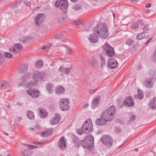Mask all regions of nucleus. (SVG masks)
Returning <instances> with one entry per match:
<instances>
[{"instance_id":"4468645a","label":"nucleus","mask_w":156,"mask_h":156,"mask_svg":"<svg viewBox=\"0 0 156 156\" xmlns=\"http://www.w3.org/2000/svg\"><path fill=\"white\" fill-rule=\"evenodd\" d=\"M30 89L27 91V94L33 98H37L39 96V90H35L31 89L32 88H29Z\"/></svg>"},{"instance_id":"4d7b16f0","label":"nucleus","mask_w":156,"mask_h":156,"mask_svg":"<svg viewBox=\"0 0 156 156\" xmlns=\"http://www.w3.org/2000/svg\"><path fill=\"white\" fill-rule=\"evenodd\" d=\"M97 90L94 89H90L89 90V92L91 94H92L94 93Z\"/></svg>"},{"instance_id":"58836bf2","label":"nucleus","mask_w":156,"mask_h":156,"mask_svg":"<svg viewBox=\"0 0 156 156\" xmlns=\"http://www.w3.org/2000/svg\"><path fill=\"white\" fill-rule=\"evenodd\" d=\"M85 130L82 129V126L81 129H77V133L80 135H82L83 133H85Z\"/></svg>"},{"instance_id":"a878e982","label":"nucleus","mask_w":156,"mask_h":156,"mask_svg":"<svg viewBox=\"0 0 156 156\" xmlns=\"http://www.w3.org/2000/svg\"><path fill=\"white\" fill-rule=\"evenodd\" d=\"M149 107L152 109H156V97H154L153 99V101L150 102Z\"/></svg>"},{"instance_id":"2eb2a0df","label":"nucleus","mask_w":156,"mask_h":156,"mask_svg":"<svg viewBox=\"0 0 156 156\" xmlns=\"http://www.w3.org/2000/svg\"><path fill=\"white\" fill-rule=\"evenodd\" d=\"M123 104L125 106H128L129 107H132L134 105L133 100L131 97H128L124 101Z\"/></svg>"},{"instance_id":"774afa93","label":"nucleus","mask_w":156,"mask_h":156,"mask_svg":"<svg viewBox=\"0 0 156 156\" xmlns=\"http://www.w3.org/2000/svg\"><path fill=\"white\" fill-rule=\"evenodd\" d=\"M152 39V38H150L148 41H147L145 43L146 44H147Z\"/></svg>"},{"instance_id":"338daca9","label":"nucleus","mask_w":156,"mask_h":156,"mask_svg":"<svg viewBox=\"0 0 156 156\" xmlns=\"http://www.w3.org/2000/svg\"><path fill=\"white\" fill-rule=\"evenodd\" d=\"M22 120V118L21 117H19L18 118V120L20 122Z\"/></svg>"},{"instance_id":"ea45409f","label":"nucleus","mask_w":156,"mask_h":156,"mask_svg":"<svg viewBox=\"0 0 156 156\" xmlns=\"http://www.w3.org/2000/svg\"><path fill=\"white\" fill-rule=\"evenodd\" d=\"M51 43H49L46 45L43 46L41 48V49L46 50L47 49H49L51 46Z\"/></svg>"},{"instance_id":"de8ad7c7","label":"nucleus","mask_w":156,"mask_h":156,"mask_svg":"<svg viewBox=\"0 0 156 156\" xmlns=\"http://www.w3.org/2000/svg\"><path fill=\"white\" fill-rule=\"evenodd\" d=\"M53 87V84L51 83H47L46 85V88H52Z\"/></svg>"},{"instance_id":"f8f14e48","label":"nucleus","mask_w":156,"mask_h":156,"mask_svg":"<svg viewBox=\"0 0 156 156\" xmlns=\"http://www.w3.org/2000/svg\"><path fill=\"white\" fill-rule=\"evenodd\" d=\"M28 65L27 63H22L19 65L18 68L19 73L23 74L26 73L28 70Z\"/></svg>"},{"instance_id":"9b49d317","label":"nucleus","mask_w":156,"mask_h":156,"mask_svg":"<svg viewBox=\"0 0 156 156\" xmlns=\"http://www.w3.org/2000/svg\"><path fill=\"white\" fill-rule=\"evenodd\" d=\"M93 34H91L89 38V40L90 42L92 43H96L98 42V35L94 30V28L93 29Z\"/></svg>"},{"instance_id":"9d476101","label":"nucleus","mask_w":156,"mask_h":156,"mask_svg":"<svg viewBox=\"0 0 156 156\" xmlns=\"http://www.w3.org/2000/svg\"><path fill=\"white\" fill-rule=\"evenodd\" d=\"M107 65L111 69H113L117 67L118 63L117 61L115 58H109L108 60Z\"/></svg>"},{"instance_id":"6e6552de","label":"nucleus","mask_w":156,"mask_h":156,"mask_svg":"<svg viewBox=\"0 0 156 156\" xmlns=\"http://www.w3.org/2000/svg\"><path fill=\"white\" fill-rule=\"evenodd\" d=\"M69 101L67 98H62L59 102L60 108L62 111L68 110L70 108Z\"/></svg>"},{"instance_id":"f03ea898","label":"nucleus","mask_w":156,"mask_h":156,"mask_svg":"<svg viewBox=\"0 0 156 156\" xmlns=\"http://www.w3.org/2000/svg\"><path fill=\"white\" fill-rule=\"evenodd\" d=\"M115 111V107L112 105L103 113L101 117L107 122H110L113 119Z\"/></svg>"},{"instance_id":"a19ab883","label":"nucleus","mask_w":156,"mask_h":156,"mask_svg":"<svg viewBox=\"0 0 156 156\" xmlns=\"http://www.w3.org/2000/svg\"><path fill=\"white\" fill-rule=\"evenodd\" d=\"M5 57L8 58H12V55L9 52H5L4 54Z\"/></svg>"},{"instance_id":"c9c22d12","label":"nucleus","mask_w":156,"mask_h":156,"mask_svg":"<svg viewBox=\"0 0 156 156\" xmlns=\"http://www.w3.org/2000/svg\"><path fill=\"white\" fill-rule=\"evenodd\" d=\"M82 6L77 4H75L72 6V8L73 10H78L82 9Z\"/></svg>"},{"instance_id":"dca6fc26","label":"nucleus","mask_w":156,"mask_h":156,"mask_svg":"<svg viewBox=\"0 0 156 156\" xmlns=\"http://www.w3.org/2000/svg\"><path fill=\"white\" fill-rule=\"evenodd\" d=\"M60 116L58 114H56L54 116L50 119V122L51 125H54L58 123L60 120Z\"/></svg>"},{"instance_id":"c756f323","label":"nucleus","mask_w":156,"mask_h":156,"mask_svg":"<svg viewBox=\"0 0 156 156\" xmlns=\"http://www.w3.org/2000/svg\"><path fill=\"white\" fill-rule=\"evenodd\" d=\"M43 62L41 59L37 60L35 63V67L37 68H40L43 66Z\"/></svg>"},{"instance_id":"72a5a7b5","label":"nucleus","mask_w":156,"mask_h":156,"mask_svg":"<svg viewBox=\"0 0 156 156\" xmlns=\"http://www.w3.org/2000/svg\"><path fill=\"white\" fill-rule=\"evenodd\" d=\"M27 116L28 118L31 120H33L34 119V116L33 112L31 111H28L27 112Z\"/></svg>"},{"instance_id":"c85d7f7f","label":"nucleus","mask_w":156,"mask_h":156,"mask_svg":"<svg viewBox=\"0 0 156 156\" xmlns=\"http://www.w3.org/2000/svg\"><path fill=\"white\" fill-rule=\"evenodd\" d=\"M22 45L20 44H15L14 47L16 53H18L22 49Z\"/></svg>"},{"instance_id":"6ab92c4d","label":"nucleus","mask_w":156,"mask_h":156,"mask_svg":"<svg viewBox=\"0 0 156 156\" xmlns=\"http://www.w3.org/2000/svg\"><path fill=\"white\" fill-rule=\"evenodd\" d=\"M38 110L39 115L41 118L43 119L47 116L48 112L43 108H39Z\"/></svg>"},{"instance_id":"052dcab7","label":"nucleus","mask_w":156,"mask_h":156,"mask_svg":"<svg viewBox=\"0 0 156 156\" xmlns=\"http://www.w3.org/2000/svg\"><path fill=\"white\" fill-rule=\"evenodd\" d=\"M9 51L11 52H15V48L14 47L13 48H10L9 49Z\"/></svg>"},{"instance_id":"cd10ccee","label":"nucleus","mask_w":156,"mask_h":156,"mask_svg":"<svg viewBox=\"0 0 156 156\" xmlns=\"http://www.w3.org/2000/svg\"><path fill=\"white\" fill-rule=\"evenodd\" d=\"M72 136L73 142L76 144V145H75V146L76 147H79V139L78 137L75 135H73Z\"/></svg>"},{"instance_id":"f3484780","label":"nucleus","mask_w":156,"mask_h":156,"mask_svg":"<svg viewBox=\"0 0 156 156\" xmlns=\"http://www.w3.org/2000/svg\"><path fill=\"white\" fill-rule=\"evenodd\" d=\"M100 100L101 98L100 97H97L93 99L92 101V105L91 106L93 109H94L95 108L98 106L99 105Z\"/></svg>"},{"instance_id":"e433bc0d","label":"nucleus","mask_w":156,"mask_h":156,"mask_svg":"<svg viewBox=\"0 0 156 156\" xmlns=\"http://www.w3.org/2000/svg\"><path fill=\"white\" fill-rule=\"evenodd\" d=\"M126 44L131 46L133 45L134 43V41L131 39L128 38L127 39L126 41Z\"/></svg>"},{"instance_id":"f257e3e1","label":"nucleus","mask_w":156,"mask_h":156,"mask_svg":"<svg viewBox=\"0 0 156 156\" xmlns=\"http://www.w3.org/2000/svg\"><path fill=\"white\" fill-rule=\"evenodd\" d=\"M94 30L98 36L103 39H106L108 37V28L106 23H104L99 24L94 28Z\"/></svg>"},{"instance_id":"7ed1b4c3","label":"nucleus","mask_w":156,"mask_h":156,"mask_svg":"<svg viewBox=\"0 0 156 156\" xmlns=\"http://www.w3.org/2000/svg\"><path fill=\"white\" fill-rule=\"evenodd\" d=\"M94 141V137L92 135L89 134L86 136L84 140H81L80 143L84 148L90 149L93 146Z\"/></svg>"},{"instance_id":"69168bd1","label":"nucleus","mask_w":156,"mask_h":156,"mask_svg":"<svg viewBox=\"0 0 156 156\" xmlns=\"http://www.w3.org/2000/svg\"><path fill=\"white\" fill-rule=\"evenodd\" d=\"M151 6V4H150V3H148L147 4L146 6H145V7H146V8H149Z\"/></svg>"},{"instance_id":"4be33fe9","label":"nucleus","mask_w":156,"mask_h":156,"mask_svg":"<svg viewBox=\"0 0 156 156\" xmlns=\"http://www.w3.org/2000/svg\"><path fill=\"white\" fill-rule=\"evenodd\" d=\"M152 80V79L150 78L149 79L146 80L144 83L145 86L147 88L153 87L154 85V83Z\"/></svg>"},{"instance_id":"412c9836","label":"nucleus","mask_w":156,"mask_h":156,"mask_svg":"<svg viewBox=\"0 0 156 156\" xmlns=\"http://www.w3.org/2000/svg\"><path fill=\"white\" fill-rule=\"evenodd\" d=\"M43 14H39L35 18L36 24L37 25H39V23H41L43 19Z\"/></svg>"},{"instance_id":"ddd939ff","label":"nucleus","mask_w":156,"mask_h":156,"mask_svg":"<svg viewBox=\"0 0 156 156\" xmlns=\"http://www.w3.org/2000/svg\"><path fill=\"white\" fill-rule=\"evenodd\" d=\"M44 73L37 71H34L33 73V78L35 81H39L43 79Z\"/></svg>"},{"instance_id":"0eeeda50","label":"nucleus","mask_w":156,"mask_h":156,"mask_svg":"<svg viewBox=\"0 0 156 156\" xmlns=\"http://www.w3.org/2000/svg\"><path fill=\"white\" fill-rule=\"evenodd\" d=\"M101 143L107 147H110L113 144V140L111 137L108 135H104L101 138Z\"/></svg>"},{"instance_id":"5701e85b","label":"nucleus","mask_w":156,"mask_h":156,"mask_svg":"<svg viewBox=\"0 0 156 156\" xmlns=\"http://www.w3.org/2000/svg\"><path fill=\"white\" fill-rule=\"evenodd\" d=\"M138 94L134 95V98L135 99L139 98L140 100L144 98V95L143 92L140 88L137 89Z\"/></svg>"},{"instance_id":"49530a36","label":"nucleus","mask_w":156,"mask_h":156,"mask_svg":"<svg viewBox=\"0 0 156 156\" xmlns=\"http://www.w3.org/2000/svg\"><path fill=\"white\" fill-rule=\"evenodd\" d=\"M31 75V73L30 72H27L25 75H24V78H28L30 77Z\"/></svg>"},{"instance_id":"8fccbe9b","label":"nucleus","mask_w":156,"mask_h":156,"mask_svg":"<svg viewBox=\"0 0 156 156\" xmlns=\"http://www.w3.org/2000/svg\"><path fill=\"white\" fill-rule=\"evenodd\" d=\"M66 48L67 54H68L72 52V50L70 48L68 47H66Z\"/></svg>"},{"instance_id":"2f4dec72","label":"nucleus","mask_w":156,"mask_h":156,"mask_svg":"<svg viewBox=\"0 0 156 156\" xmlns=\"http://www.w3.org/2000/svg\"><path fill=\"white\" fill-rule=\"evenodd\" d=\"M2 84L1 85V87H11V84L8 81L5 80H3L2 82Z\"/></svg>"},{"instance_id":"a18cd8bd","label":"nucleus","mask_w":156,"mask_h":156,"mask_svg":"<svg viewBox=\"0 0 156 156\" xmlns=\"http://www.w3.org/2000/svg\"><path fill=\"white\" fill-rule=\"evenodd\" d=\"M143 36H142L141 33L137 35L136 38L137 40H140L143 39Z\"/></svg>"},{"instance_id":"7c9ffc66","label":"nucleus","mask_w":156,"mask_h":156,"mask_svg":"<svg viewBox=\"0 0 156 156\" xmlns=\"http://www.w3.org/2000/svg\"><path fill=\"white\" fill-rule=\"evenodd\" d=\"M103 57V55L101 54H100L99 55V57L101 58V61L100 63V66L101 68H103V67L106 64L105 60Z\"/></svg>"},{"instance_id":"a211bd4d","label":"nucleus","mask_w":156,"mask_h":156,"mask_svg":"<svg viewBox=\"0 0 156 156\" xmlns=\"http://www.w3.org/2000/svg\"><path fill=\"white\" fill-rule=\"evenodd\" d=\"M66 143L65 141V138L64 137H62L59 140L58 145L59 147L61 150H64L66 147Z\"/></svg>"},{"instance_id":"1a4fd4ad","label":"nucleus","mask_w":156,"mask_h":156,"mask_svg":"<svg viewBox=\"0 0 156 156\" xmlns=\"http://www.w3.org/2000/svg\"><path fill=\"white\" fill-rule=\"evenodd\" d=\"M24 145L27 146L28 148L25 150L24 151L21 153V156H30L31 154L30 149H34L37 147V146L26 144H25Z\"/></svg>"},{"instance_id":"473e14b6","label":"nucleus","mask_w":156,"mask_h":156,"mask_svg":"<svg viewBox=\"0 0 156 156\" xmlns=\"http://www.w3.org/2000/svg\"><path fill=\"white\" fill-rule=\"evenodd\" d=\"M55 91L57 94L60 95L64 93L65 90V88H55Z\"/></svg>"},{"instance_id":"4c0bfd02","label":"nucleus","mask_w":156,"mask_h":156,"mask_svg":"<svg viewBox=\"0 0 156 156\" xmlns=\"http://www.w3.org/2000/svg\"><path fill=\"white\" fill-rule=\"evenodd\" d=\"M58 21L60 23L63 22L65 20V17L62 15H59L58 16Z\"/></svg>"},{"instance_id":"bf43d9fd","label":"nucleus","mask_w":156,"mask_h":156,"mask_svg":"<svg viewBox=\"0 0 156 156\" xmlns=\"http://www.w3.org/2000/svg\"><path fill=\"white\" fill-rule=\"evenodd\" d=\"M47 89L49 94H51L52 93L53 91L52 88H47Z\"/></svg>"},{"instance_id":"3c124183","label":"nucleus","mask_w":156,"mask_h":156,"mask_svg":"<svg viewBox=\"0 0 156 156\" xmlns=\"http://www.w3.org/2000/svg\"><path fill=\"white\" fill-rule=\"evenodd\" d=\"M138 25L137 23H135L132 24L131 26V27L133 28H136L138 27Z\"/></svg>"},{"instance_id":"c03bdc74","label":"nucleus","mask_w":156,"mask_h":156,"mask_svg":"<svg viewBox=\"0 0 156 156\" xmlns=\"http://www.w3.org/2000/svg\"><path fill=\"white\" fill-rule=\"evenodd\" d=\"M149 25L145 24L144 27L143 28V30L144 31H147L149 30Z\"/></svg>"},{"instance_id":"bb28decb","label":"nucleus","mask_w":156,"mask_h":156,"mask_svg":"<svg viewBox=\"0 0 156 156\" xmlns=\"http://www.w3.org/2000/svg\"><path fill=\"white\" fill-rule=\"evenodd\" d=\"M51 134V132L49 130H47L45 132H42L41 133V136L43 137H48Z\"/></svg>"},{"instance_id":"20e7f679","label":"nucleus","mask_w":156,"mask_h":156,"mask_svg":"<svg viewBox=\"0 0 156 156\" xmlns=\"http://www.w3.org/2000/svg\"><path fill=\"white\" fill-rule=\"evenodd\" d=\"M68 4L67 0H57L55 5L61 10L62 12L65 14L67 11Z\"/></svg>"},{"instance_id":"680f3d73","label":"nucleus","mask_w":156,"mask_h":156,"mask_svg":"<svg viewBox=\"0 0 156 156\" xmlns=\"http://www.w3.org/2000/svg\"><path fill=\"white\" fill-rule=\"evenodd\" d=\"M35 127L36 129H40L41 128V127L40 125L37 124L35 126Z\"/></svg>"},{"instance_id":"aec40b11","label":"nucleus","mask_w":156,"mask_h":156,"mask_svg":"<svg viewBox=\"0 0 156 156\" xmlns=\"http://www.w3.org/2000/svg\"><path fill=\"white\" fill-rule=\"evenodd\" d=\"M107 121L104 119L102 118L101 116V118H98L95 122V123L97 126H103L106 124Z\"/></svg>"},{"instance_id":"423d86ee","label":"nucleus","mask_w":156,"mask_h":156,"mask_svg":"<svg viewBox=\"0 0 156 156\" xmlns=\"http://www.w3.org/2000/svg\"><path fill=\"white\" fill-rule=\"evenodd\" d=\"M82 129H84L85 133H89L93 130L92 123L90 119H87L82 125Z\"/></svg>"},{"instance_id":"37998d69","label":"nucleus","mask_w":156,"mask_h":156,"mask_svg":"<svg viewBox=\"0 0 156 156\" xmlns=\"http://www.w3.org/2000/svg\"><path fill=\"white\" fill-rule=\"evenodd\" d=\"M142 36H143V38H146L149 36V33L147 32H144L141 33Z\"/></svg>"},{"instance_id":"09e8293b","label":"nucleus","mask_w":156,"mask_h":156,"mask_svg":"<svg viewBox=\"0 0 156 156\" xmlns=\"http://www.w3.org/2000/svg\"><path fill=\"white\" fill-rule=\"evenodd\" d=\"M121 131V129L120 127H116L115 129V133H119Z\"/></svg>"},{"instance_id":"393cba45","label":"nucleus","mask_w":156,"mask_h":156,"mask_svg":"<svg viewBox=\"0 0 156 156\" xmlns=\"http://www.w3.org/2000/svg\"><path fill=\"white\" fill-rule=\"evenodd\" d=\"M89 64L92 68H96L98 66L97 62L93 57H92L90 58Z\"/></svg>"},{"instance_id":"79ce46f5","label":"nucleus","mask_w":156,"mask_h":156,"mask_svg":"<svg viewBox=\"0 0 156 156\" xmlns=\"http://www.w3.org/2000/svg\"><path fill=\"white\" fill-rule=\"evenodd\" d=\"M62 36V34H61L57 33L54 35V37L55 39H60Z\"/></svg>"},{"instance_id":"39448f33","label":"nucleus","mask_w":156,"mask_h":156,"mask_svg":"<svg viewBox=\"0 0 156 156\" xmlns=\"http://www.w3.org/2000/svg\"><path fill=\"white\" fill-rule=\"evenodd\" d=\"M102 48L107 56L112 57L115 55V52L113 48L108 43H105L102 46Z\"/></svg>"},{"instance_id":"b1692460","label":"nucleus","mask_w":156,"mask_h":156,"mask_svg":"<svg viewBox=\"0 0 156 156\" xmlns=\"http://www.w3.org/2000/svg\"><path fill=\"white\" fill-rule=\"evenodd\" d=\"M58 71L60 72L68 74L70 73V69L69 68H65L64 66H61L58 69Z\"/></svg>"},{"instance_id":"f704fd0d","label":"nucleus","mask_w":156,"mask_h":156,"mask_svg":"<svg viewBox=\"0 0 156 156\" xmlns=\"http://www.w3.org/2000/svg\"><path fill=\"white\" fill-rule=\"evenodd\" d=\"M26 83V80L23 76L21 78V81L19 84V86H23Z\"/></svg>"},{"instance_id":"5fc2aeb1","label":"nucleus","mask_w":156,"mask_h":156,"mask_svg":"<svg viewBox=\"0 0 156 156\" xmlns=\"http://www.w3.org/2000/svg\"><path fill=\"white\" fill-rule=\"evenodd\" d=\"M152 76L153 79L156 80V71L153 72L152 74Z\"/></svg>"},{"instance_id":"603ef678","label":"nucleus","mask_w":156,"mask_h":156,"mask_svg":"<svg viewBox=\"0 0 156 156\" xmlns=\"http://www.w3.org/2000/svg\"><path fill=\"white\" fill-rule=\"evenodd\" d=\"M22 0H20V1L18 2L17 3H16V5H15L14 6H13V7L14 8H16L17 7V6L20 5L21 3L22 2Z\"/></svg>"},{"instance_id":"864d4df0","label":"nucleus","mask_w":156,"mask_h":156,"mask_svg":"<svg viewBox=\"0 0 156 156\" xmlns=\"http://www.w3.org/2000/svg\"><path fill=\"white\" fill-rule=\"evenodd\" d=\"M24 3L26 5H27V6H30L31 4V3L30 2V1H24Z\"/></svg>"},{"instance_id":"e2e57ef3","label":"nucleus","mask_w":156,"mask_h":156,"mask_svg":"<svg viewBox=\"0 0 156 156\" xmlns=\"http://www.w3.org/2000/svg\"><path fill=\"white\" fill-rule=\"evenodd\" d=\"M75 24L76 25H79V24H82V22H80L79 21H76L75 22Z\"/></svg>"},{"instance_id":"0e129e2a","label":"nucleus","mask_w":156,"mask_h":156,"mask_svg":"<svg viewBox=\"0 0 156 156\" xmlns=\"http://www.w3.org/2000/svg\"><path fill=\"white\" fill-rule=\"evenodd\" d=\"M89 106V105L88 104H86L83 105V108H87Z\"/></svg>"},{"instance_id":"13d9d810","label":"nucleus","mask_w":156,"mask_h":156,"mask_svg":"<svg viewBox=\"0 0 156 156\" xmlns=\"http://www.w3.org/2000/svg\"><path fill=\"white\" fill-rule=\"evenodd\" d=\"M135 119V116L134 115H132L130 118V120L131 121H134Z\"/></svg>"},{"instance_id":"6e6d98bb","label":"nucleus","mask_w":156,"mask_h":156,"mask_svg":"<svg viewBox=\"0 0 156 156\" xmlns=\"http://www.w3.org/2000/svg\"><path fill=\"white\" fill-rule=\"evenodd\" d=\"M47 142V141H45V142H41V143H40V142L38 143L37 144L34 143V144L35 145L38 144L39 146H41V145H42L46 143Z\"/></svg>"}]
</instances>
